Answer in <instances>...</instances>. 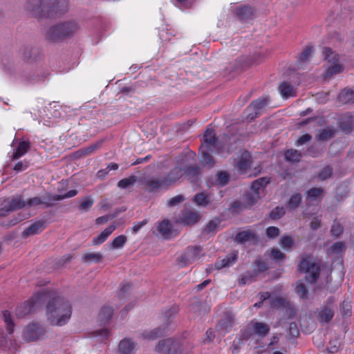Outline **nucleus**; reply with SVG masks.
I'll return each mask as SVG.
<instances>
[{"mask_svg": "<svg viewBox=\"0 0 354 354\" xmlns=\"http://www.w3.org/2000/svg\"><path fill=\"white\" fill-rule=\"evenodd\" d=\"M68 0H26L24 8L38 18L50 17L65 13Z\"/></svg>", "mask_w": 354, "mask_h": 354, "instance_id": "nucleus-1", "label": "nucleus"}, {"mask_svg": "<svg viewBox=\"0 0 354 354\" xmlns=\"http://www.w3.org/2000/svg\"><path fill=\"white\" fill-rule=\"evenodd\" d=\"M50 299L46 306L48 319L52 325L63 326L70 319L72 314L71 304L64 299L52 297V292H48Z\"/></svg>", "mask_w": 354, "mask_h": 354, "instance_id": "nucleus-2", "label": "nucleus"}, {"mask_svg": "<svg viewBox=\"0 0 354 354\" xmlns=\"http://www.w3.org/2000/svg\"><path fill=\"white\" fill-rule=\"evenodd\" d=\"M55 201L53 199V195L46 194L43 197H34L24 200L21 196H17L11 199H5L0 201V216H5L9 212L25 207H33L39 205H44L47 207H53Z\"/></svg>", "mask_w": 354, "mask_h": 354, "instance_id": "nucleus-3", "label": "nucleus"}, {"mask_svg": "<svg viewBox=\"0 0 354 354\" xmlns=\"http://www.w3.org/2000/svg\"><path fill=\"white\" fill-rule=\"evenodd\" d=\"M80 28L79 23L75 20H68L59 22L51 26L47 31L48 39L53 41L62 40L72 37Z\"/></svg>", "mask_w": 354, "mask_h": 354, "instance_id": "nucleus-4", "label": "nucleus"}, {"mask_svg": "<svg viewBox=\"0 0 354 354\" xmlns=\"http://www.w3.org/2000/svg\"><path fill=\"white\" fill-rule=\"evenodd\" d=\"M299 270L306 274V280L310 283L316 281L320 275V263L316 261L311 255L301 257Z\"/></svg>", "mask_w": 354, "mask_h": 354, "instance_id": "nucleus-5", "label": "nucleus"}, {"mask_svg": "<svg viewBox=\"0 0 354 354\" xmlns=\"http://www.w3.org/2000/svg\"><path fill=\"white\" fill-rule=\"evenodd\" d=\"M50 297L49 292L46 291L35 294L30 300L25 301L16 309V315L22 318L29 313L35 311L44 304Z\"/></svg>", "mask_w": 354, "mask_h": 354, "instance_id": "nucleus-6", "label": "nucleus"}, {"mask_svg": "<svg viewBox=\"0 0 354 354\" xmlns=\"http://www.w3.org/2000/svg\"><path fill=\"white\" fill-rule=\"evenodd\" d=\"M323 55L324 59L330 64L324 75L325 79L329 78L342 72V66L339 63V57L337 54L333 52L330 48H324L323 50Z\"/></svg>", "mask_w": 354, "mask_h": 354, "instance_id": "nucleus-7", "label": "nucleus"}, {"mask_svg": "<svg viewBox=\"0 0 354 354\" xmlns=\"http://www.w3.org/2000/svg\"><path fill=\"white\" fill-rule=\"evenodd\" d=\"M156 351L160 354H182V346L179 342L172 338L165 339L158 342Z\"/></svg>", "mask_w": 354, "mask_h": 354, "instance_id": "nucleus-8", "label": "nucleus"}, {"mask_svg": "<svg viewBox=\"0 0 354 354\" xmlns=\"http://www.w3.org/2000/svg\"><path fill=\"white\" fill-rule=\"evenodd\" d=\"M189 156L180 155L177 157V163L179 165H183L185 176L188 178L189 180L193 183L198 181L199 176L201 173V167L195 164L194 165L188 166V160Z\"/></svg>", "mask_w": 354, "mask_h": 354, "instance_id": "nucleus-9", "label": "nucleus"}, {"mask_svg": "<svg viewBox=\"0 0 354 354\" xmlns=\"http://www.w3.org/2000/svg\"><path fill=\"white\" fill-rule=\"evenodd\" d=\"M46 334L45 328L37 323L26 326L23 331V338L27 342H35L42 339Z\"/></svg>", "mask_w": 354, "mask_h": 354, "instance_id": "nucleus-10", "label": "nucleus"}, {"mask_svg": "<svg viewBox=\"0 0 354 354\" xmlns=\"http://www.w3.org/2000/svg\"><path fill=\"white\" fill-rule=\"evenodd\" d=\"M201 148L208 149L209 151L214 153L221 152V146L213 129L207 128L205 131L203 136V143Z\"/></svg>", "mask_w": 354, "mask_h": 354, "instance_id": "nucleus-11", "label": "nucleus"}, {"mask_svg": "<svg viewBox=\"0 0 354 354\" xmlns=\"http://www.w3.org/2000/svg\"><path fill=\"white\" fill-rule=\"evenodd\" d=\"M201 246H189L185 252L178 258V261L183 266L191 264L201 258Z\"/></svg>", "mask_w": 354, "mask_h": 354, "instance_id": "nucleus-12", "label": "nucleus"}, {"mask_svg": "<svg viewBox=\"0 0 354 354\" xmlns=\"http://www.w3.org/2000/svg\"><path fill=\"white\" fill-rule=\"evenodd\" d=\"M46 228L44 220L37 221L26 227L21 234V237L27 239L29 236L39 234Z\"/></svg>", "mask_w": 354, "mask_h": 354, "instance_id": "nucleus-13", "label": "nucleus"}, {"mask_svg": "<svg viewBox=\"0 0 354 354\" xmlns=\"http://www.w3.org/2000/svg\"><path fill=\"white\" fill-rule=\"evenodd\" d=\"M234 325V317L229 313H226L220 319L216 326V329L224 336L230 331Z\"/></svg>", "mask_w": 354, "mask_h": 354, "instance_id": "nucleus-14", "label": "nucleus"}, {"mask_svg": "<svg viewBox=\"0 0 354 354\" xmlns=\"http://www.w3.org/2000/svg\"><path fill=\"white\" fill-rule=\"evenodd\" d=\"M200 215L194 210H183L179 216V223L185 225H193L199 221Z\"/></svg>", "mask_w": 354, "mask_h": 354, "instance_id": "nucleus-15", "label": "nucleus"}, {"mask_svg": "<svg viewBox=\"0 0 354 354\" xmlns=\"http://www.w3.org/2000/svg\"><path fill=\"white\" fill-rule=\"evenodd\" d=\"M252 164L251 155L248 151H243L235 164V167L240 173H244Z\"/></svg>", "mask_w": 354, "mask_h": 354, "instance_id": "nucleus-16", "label": "nucleus"}, {"mask_svg": "<svg viewBox=\"0 0 354 354\" xmlns=\"http://www.w3.org/2000/svg\"><path fill=\"white\" fill-rule=\"evenodd\" d=\"M185 176V171H184V166L183 165H179L176 167H175L168 174L166 177H165V180H167L168 187L180 180L183 177Z\"/></svg>", "mask_w": 354, "mask_h": 354, "instance_id": "nucleus-17", "label": "nucleus"}, {"mask_svg": "<svg viewBox=\"0 0 354 354\" xmlns=\"http://www.w3.org/2000/svg\"><path fill=\"white\" fill-rule=\"evenodd\" d=\"M145 185L146 189L149 192L162 188L167 189L168 187L167 180H165V178L160 180L153 178L147 179L145 181Z\"/></svg>", "mask_w": 354, "mask_h": 354, "instance_id": "nucleus-18", "label": "nucleus"}, {"mask_svg": "<svg viewBox=\"0 0 354 354\" xmlns=\"http://www.w3.org/2000/svg\"><path fill=\"white\" fill-rule=\"evenodd\" d=\"M334 315V307H330L329 306H323L322 310L319 313L318 319L319 322L322 324L328 323L332 320Z\"/></svg>", "mask_w": 354, "mask_h": 354, "instance_id": "nucleus-19", "label": "nucleus"}, {"mask_svg": "<svg viewBox=\"0 0 354 354\" xmlns=\"http://www.w3.org/2000/svg\"><path fill=\"white\" fill-rule=\"evenodd\" d=\"M116 229V226L114 224H112L108 226L103 232H102L99 235L94 237L92 239V245H97L104 243L107 238L113 232V231Z\"/></svg>", "mask_w": 354, "mask_h": 354, "instance_id": "nucleus-20", "label": "nucleus"}, {"mask_svg": "<svg viewBox=\"0 0 354 354\" xmlns=\"http://www.w3.org/2000/svg\"><path fill=\"white\" fill-rule=\"evenodd\" d=\"M118 351L121 354H134L136 352V344L130 339H124L118 345Z\"/></svg>", "mask_w": 354, "mask_h": 354, "instance_id": "nucleus-21", "label": "nucleus"}, {"mask_svg": "<svg viewBox=\"0 0 354 354\" xmlns=\"http://www.w3.org/2000/svg\"><path fill=\"white\" fill-rule=\"evenodd\" d=\"M251 325L254 334L261 337L266 336L270 331V327L266 323L252 321Z\"/></svg>", "mask_w": 354, "mask_h": 354, "instance_id": "nucleus-22", "label": "nucleus"}, {"mask_svg": "<svg viewBox=\"0 0 354 354\" xmlns=\"http://www.w3.org/2000/svg\"><path fill=\"white\" fill-rule=\"evenodd\" d=\"M114 310L110 306H103L99 313H98V320L101 324H106L108 323L112 317Z\"/></svg>", "mask_w": 354, "mask_h": 354, "instance_id": "nucleus-23", "label": "nucleus"}, {"mask_svg": "<svg viewBox=\"0 0 354 354\" xmlns=\"http://www.w3.org/2000/svg\"><path fill=\"white\" fill-rule=\"evenodd\" d=\"M346 245L343 241H336L333 243L327 251L328 255L335 254L342 256L346 250Z\"/></svg>", "mask_w": 354, "mask_h": 354, "instance_id": "nucleus-24", "label": "nucleus"}, {"mask_svg": "<svg viewBox=\"0 0 354 354\" xmlns=\"http://www.w3.org/2000/svg\"><path fill=\"white\" fill-rule=\"evenodd\" d=\"M270 100L269 96H262L253 101L249 106V109L253 111H259L266 109L270 104Z\"/></svg>", "mask_w": 354, "mask_h": 354, "instance_id": "nucleus-25", "label": "nucleus"}, {"mask_svg": "<svg viewBox=\"0 0 354 354\" xmlns=\"http://www.w3.org/2000/svg\"><path fill=\"white\" fill-rule=\"evenodd\" d=\"M165 333V328L162 327L156 328L151 330H145L141 334V337L146 340H154L162 336Z\"/></svg>", "mask_w": 354, "mask_h": 354, "instance_id": "nucleus-26", "label": "nucleus"}, {"mask_svg": "<svg viewBox=\"0 0 354 354\" xmlns=\"http://www.w3.org/2000/svg\"><path fill=\"white\" fill-rule=\"evenodd\" d=\"M338 101L342 104L354 102V91L349 88H344L338 95Z\"/></svg>", "mask_w": 354, "mask_h": 354, "instance_id": "nucleus-27", "label": "nucleus"}, {"mask_svg": "<svg viewBox=\"0 0 354 354\" xmlns=\"http://www.w3.org/2000/svg\"><path fill=\"white\" fill-rule=\"evenodd\" d=\"M236 259L237 256L236 254H228L225 257V258L216 261L214 266L218 270L225 267H229L236 261Z\"/></svg>", "mask_w": 354, "mask_h": 354, "instance_id": "nucleus-28", "label": "nucleus"}, {"mask_svg": "<svg viewBox=\"0 0 354 354\" xmlns=\"http://www.w3.org/2000/svg\"><path fill=\"white\" fill-rule=\"evenodd\" d=\"M354 121L351 115L342 118L339 122V127L346 133H350L353 129Z\"/></svg>", "mask_w": 354, "mask_h": 354, "instance_id": "nucleus-29", "label": "nucleus"}, {"mask_svg": "<svg viewBox=\"0 0 354 354\" xmlns=\"http://www.w3.org/2000/svg\"><path fill=\"white\" fill-rule=\"evenodd\" d=\"M279 91L283 98L293 97L296 94V91L294 87L288 82H283L279 86Z\"/></svg>", "mask_w": 354, "mask_h": 354, "instance_id": "nucleus-30", "label": "nucleus"}, {"mask_svg": "<svg viewBox=\"0 0 354 354\" xmlns=\"http://www.w3.org/2000/svg\"><path fill=\"white\" fill-rule=\"evenodd\" d=\"M30 145L29 142L21 141L16 150L13 152L12 158L17 160L26 154L30 149Z\"/></svg>", "mask_w": 354, "mask_h": 354, "instance_id": "nucleus-31", "label": "nucleus"}, {"mask_svg": "<svg viewBox=\"0 0 354 354\" xmlns=\"http://www.w3.org/2000/svg\"><path fill=\"white\" fill-rule=\"evenodd\" d=\"M270 183V178L263 177L260 178L257 180H255L251 185L250 189L253 191V192H257L259 194V192L261 189H264V187Z\"/></svg>", "mask_w": 354, "mask_h": 354, "instance_id": "nucleus-32", "label": "nucleus"}, {"mask_svg": "<svg viewBox=\"0 0 354 354\" xmlns=\"http://www.w3.org/2000/svg\"><path fill=\"white\" fill-rule=\"evenodd\" d=\"M235 13L241 20H247L253 15V10L251 7L244 6L236 9Z\"/></svg>", "mask_w": 354, "mask_h": 354, "instance_id": "nucleus-33", "label": "nucleus"}, {"mask_svg": "<svg viewBox=\"0 0 354 354\" xmlns=\"http://www.w3.org/2000/svg\"><path fill=\"white\" fill-rule=\"evenodd\" d=\"M284 157L288 162H298L301 158V153L296 149H291L285 151Z\"/></svg>", "mask_w": 354, "mask_h": 354, "instance_id": "nucleus-34", "label": "nucleus"}, {"mask_svg": "<svg viewBox=\"0 0 354 354\" xmlns=\"http://www.w3.org/2000/svg\"><path fill=\"white\" fill-rule=\"evenodd\" d=\"M335 129L332 128H326L319 131L317 136V139L320 141H327L335 136Z\"/></svg>", "mask_w": 354, "mask_h": 354, "instance_id": "nucleus-35", "label": "nucleus"}, {"mask_svg": "<svg viewBox=\"0 0 354 354\" xmlns=\"http://www.w3.org/2000/svg\"><path fill=\"white\" fill-rule=\"evenodd\" d=\"M257 237L255 234L250 230H245L239 232L236 235V240L238 243H243L245 241L255 239Z\"/></svg>", "mask_w": 354, "mask_h": 354, "instance_id": "nucleus-36", "label": "nucleus"}, {"mask_svg": "<svg viewBox=\"0 0 354 354\" xmlns=\"http://www.w3.org/2000/svg\"><path fill=\"white\" fill-rule=\"evenodd\" d=\"M2 313L3 321L6 325V330L9 334H12L15 327L12 316L8 310H4Z\"/></svg>", "mask_w": 354, "mask_h": 354, "instance_id": "nucleus-37", "label": "nucleus"}, {"mask_svg": "<svg viewBox=\"0 0 354 354\" xmlns=\"http://www.w3.org/2000/svg\"><path fill=\"white\" fill-rule=\"evenodd\" d=\"M324 193V189L321 187H313L306 191V200L308 201H316Z\"/></svg>", "mask_w": 354, "mask_h": 354, "instance_id": "nucleus-38", "label": "nucleus"}, {"mask_svg": "<svg viewBox=\"0 0 354 354\" xmlns=\"http://www.w3.org/2000/svg\"><path fill=\"white\" fill-rule=\"evenodd\" d=\"M259 198V193L253 192L251 189L249 192H246L243 195L245 207L253 205Z\"/></svg>", "mask_w": 354, "mask_h": 354, "instance_id": "nucleus-39", "label": "nucleus"}, {"mask_svg": "<svg viewBox=\"0 0 354 354\" xmlns=\"http://www.w3.org/2000/svg\"><path fill=\"white\" fill-rule=\"evenodd\" d=\"M103 256L100 252L85 253L82 255V260L85 263H99L102 261Z\"/></svg>", "mask_w": 354, "mask_h": 354, "instance_id": "nucleus-40", "label": "nucleus"}, {"mask_svg": "<svg viewBox=\"0 0 354 354\" xmlns=\"http://www.w3.org/2000/svg\"><path fill=\"white\" fill-rule=\"evenodd\" d=\"M158 232L165 238L168 239L171 234V230L169 221H164L157 227Z\"/></svg>", "mask_w": 354, "mask_h": 354, "instance_id": "nucleus-41", "label": "nucleus"}, {"mask_svg": "<svg viewBox=\"0 0 354 354\" xmlns=\"http://www.w3.org/2000/svg\"><path fill=\"white\" fill-rule=\"evenodd\" d=\"M137 179L136 176H131L128 178H123L118 183V187L120 189H127L133 186L137 181Z\"/></svg>", "mask_w": 354, "mask_h": 354, "instance_id": "nucleus-42", "label": "nucleus"}, {"mask_svg": "<svg viewBox=\"0 0 354 354\" xmlns=\"http://www.w3.org/2000/svg\"><path fill=\"white\" fill-rule=\"evenodd\" d=\"M230 180V174L225 171H218L216 175V183L221 186H225Z\"/></svg>", "mask_w": 354, "mask_h": 354, "instance_id": "nucleus-43", "label": "nucleus"}, {"mask_svg": "<svg viewBox=\"0 0 354 354\" xmlns=\"http://www.w3.org/2000/svg\"><path fill=\"white\" fill-rule=\"evenodd\" d=\"M46 114L44 115H40V118H42L41 121L44 125L46 126H52L54 123L56 122V118H57L55 113L56 112H45Z\"/></svg>", "mask_w": 354, "mask_h": 354, "instance_id": "nucleus-44", "label": "nucleus"}, {"mask_svg": "<svg viewBox=\"0 0 354 354\" xmlns=\"http://www.w3.org/2000/svg\"><path fill=\"white\" fill-rule=\"evenodd\" d=\"M194 201L198 205L206 207L210 204V199L204 193H198L195 195Z\"/></svg>", "mask_w": 354, "mask_h": 354, "instance_id": "nucleus-45", "label": "nucleus"}, {"mask_svg": "<svg viewBox=\"0 0 354 354\" xmlns=\"http://www.w3.org/2000/svg\"><path fill=\"white\" fill-rule=\"evenodd\" d=\"M207 150L206 149H201L202 158L201 162L204 165L213 167L214 165V160Z\"/></svg>", "mask_w": 354, "mask_h": 354, "instance_id": "nucleus-46", "label": "nucleus"}, {"mask_svg": "<svg viewBox=\"0 0 354 354\" xmlns=\"http://www.w3.org/2000/svg\"><path fill=\"white\" fill-rule=\"evenodd\" d=\"M127 241V236L124 235H120L115 237L111 243L112 249L122 248Z\"/></svg>", "mask_w": 354, "mask_h": 354, "instance_id": "nucleus-47", "label": "nucleus"}, {"mask_svg": "<svg viewBox=\"0 0 354 354\" xmlns=\"http://www.w3.org/2000/svg\"><path fill=\"white\" fill-rule=\"evenodd\" d=\"M302 196L300 194H295L290 198L288 205L291 209H296L298 207L301 202Z\"/></svg>", "mask_w": 354, "mask_h": 354, "instance_id": "nucleus-48", "label": "nucleus"}, {"mask_svg": "<svg viewBox=\"0 0 354 354\" xmlns=\"http://www.w3.org/2000/svg\"><path fill=\"white\" fill-rule=\"evenodd\" d=\"M333 172L332 167L327 165L322 169L318 174V178L321 181H324L331 177Z\"/></svg>", "mask_w": 354, "mask_h": 354, "instance_id": "nucleus-49", "label": "nucleus"}, {"mask_svg": "<svg viewBox=\"0 0 354 354\" xmlns=\"http://www.w3.org/2000/svg\"><path fill=\"white\" fill-rule=\"evenodd\" d=\"M343 226L337 221H334L330 227V234L336 238L339 237L343 233Z\"/></svg>", "mask_w": 354, "mask_h": 354, "instance_id": "nucleus-50", "label": "nucleus"}, {"mask_svg": "<svg viewBox=\"0 0 354 354\" xmlns=\"http://www.w3.org/2000/svg\"><path fill=\"white\" fill-rule=\"evenodd\" d=\"M286 299L281 297H276L270 299V304L272 308H279L281 307H286Z\"/></svg>", "mask_w": 354, "mask_h": 354, "instance_id": "nucleus-51", "label": "nucleus"}, {"mask_svg": "<svg viewBox=\"0 0 354 354\" xmlns=\"http://www.w3.org/2000/svg\"><path fill=\"white\" fill-rule=\"evenodd\" d=\"M286 213L283 207H277L270 213V218L272 220H277L281 218Z\"/></svg>", "mask_w": 354, "mask_h": 354, "instance_id": "nucleus-52", "label": "nucleus"}, {"mask_svg": "<svg viewBox=\"0 0 354 354\" xmlns=\"http://www.w3.org/2000/svg\"><path fill=\"white\" fill-rule=\"evenodd\" d=\"M77 194V191L75 189H72L68 191L64 194H55L53 195V199H54L55 202L59 201L63 199L67 198H71L75 196H76Z\"/></svg>", "mask_w": 354, "mask_h": 354, "instance_id": "nucleus-53", "label": "nucleus"}, {"mask_svg": "<svg viewBox=\"0 0 354 354\" xmlns=\"http://www.w3.org/2000/svg\"><path fill=\"white\" fill-rule=\"evenodd\" d=\"M295 292L301 299H306L308 297V290L306 286L302 283H299L297 285Z\"/></svg>", "mask_w": 354, "mask_h": 354, "instance_id": "nucleus-54", "label": "nucleus"}, {"mask_svg": "<svg viewBox=\"0 0 354 354\" xmlns=\"http://www.w3.org/2000/svg\"><path fill=\"white\" fill-rule=\"evenodd\" d=\"M130 290V284L128 283H122L120 284L118 293V297L120 300H123L126 297V293Z\"/></svg>", "mask_w": 354, "mask_h": 354, "instance_id": "nucleus-55", "label": "nucleus"}, {"mask_svg": "<svg viewBox=\"0 0 354 354\" xmlns=\"http://www.w3.org/2000/svg\"><path fill=\"white\" fill-rule=\"evenodd\" d=\"M93 205V200L87 197L79 205V209L87 212Z\"/></svg>", "mask_w": 354, "mask_h": 354, "instance_id": "nucleus-56", "label": "nucleus"}, {"mask_svg": "<svg viewBox=\"0 0 354 354\" xmlns=\"http://www.w3.org/2000/svg\"><path fill=\"white\" fill-rule=\"evenodd\" d=\"M340 311L343 315L347 316L351 314V305L348 301H344L340 305Z\"/></svg>", "mask_w": 354, "mask_h": 354, "instance_id": "nucleus-57", "label": "nucleus"}, {"mask_svg": "<svg viewBox=\"0 0 354 354\" xmlns=\"http://www.w3.org/2000/svg\"><path fill=\"white\" fill-rule=\"evenodd\" d=\"M218 224V222H216V221L212 220L209 221L204 228L203 232L207 234L214 233L217 228Z\"/></svg>", "mask_w": 354, "mask_h": 354, "instance_id": "nucleus-58", "label": "nucleus"}, {"mask_svg": "<svg viewBox=\"0 0 354 354\" xmlns=\"http://www.w3.org/2000/svg\"><path fill=\"white\" fill-rule=\"evenodd\" d=\"M268 267L265 261L257 259L254 262V270L257 272H262L268 270Z\"/></svg>", "mask_w": 354, "mask_h": 354, "instance_id": "nucleus-59", "label": "nucleus"}, {"mask_svg": "<svg viewBox=\"0 0 354 354\" xmlns=\"http://www.w3.org/2000/svg\"><path fill=\"white\" fill-rule=\"evenodd\" d=\"M279 234V229L274 226L268 227L266 229V236L270 239H274Z\"/></svg>", "mask_w": 354, "mask_h": 354, "instance_id": "nucleus-60", "label": "nucleus"}, {"mask_svg": "<svg viewBox=\"0 0 354 354\" xmlns=\"http://www.w3.org/2000/svg\"><path fill=\"white\" fill-rule=\"evenodd\" d=\"M270 258L276 261L282 260L285 258V254L280 250L274 248L271 250Z\"/></svg>", "mask_w": 354, "mask_h": 354, "instance_id": "nucleus-61", "label": "nucleus"}, {"mask_svg": "<svg viewBox=\"0 0 354 354\" xmlns=\"http://www.w3.org/2000/svg\"><path fill=\"white\" fill-rule=\"evenodd\" d=\"M185 197L183 195H177L173 198H171L168 201V205L170 207L176 206V205L182 203L185 201Z\"/></svg>", "mask_w": 354, "mask_h": 354, "instance_id": "nucleus-62", "label": "nucleus"}, {"mask_svg": "<svg viewBox=\"0 0 354 354\" xmlns=\"http://www.w3.org/2000/svg\"><path fill=\"white\" fill-rule=\"evenodd\" d=\"M312 139V136L308 134V133H306L303 136H301L296 142L295 143V145L297 147H299L300 145H302L309 141H310Z\"/></svg>", "mask_w": 354, "mask_h": 354, "instance_id": "nucleus-63", "label": "nucleus"}, {"mask_svg": "<svg viewBox=\"0 0 354 354\" xmlns=\"http://www.w3.org/2000/svg\"><path fill=\"white\" fill-rule=\"evenodd\" d=\"M147 222L148 221L147 219H144L142 221L133 223L132 226V232L133 234H136L144 225L147 223Z\"/></svg>", "mask_w": 354, "mask_h": 354, "instance_id": "nucleus-64", "label": "nucleus"}]
</instances>
